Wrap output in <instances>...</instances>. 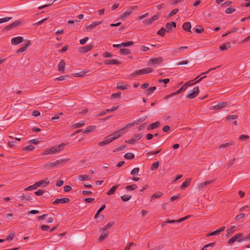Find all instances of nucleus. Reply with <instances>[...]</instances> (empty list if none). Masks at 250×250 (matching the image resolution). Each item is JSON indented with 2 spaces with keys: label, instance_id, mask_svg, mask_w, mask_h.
<instances>
[{
  "label": "nucleus",
  "instance_id": "nucleus-1",
  "mask_svg": "<svg viewBox=\"0 0 250 250\" xmlns=\"http://www.w3.org/2000/svg\"><path fill=\"white\" fill-rule=\"evenodd\" d=\"M65 144L62 143L59 145H56L52 147L47 149L43 152V155H47L49 154H55L62 151Z\"/></svg>",
  "mask_w": 250,
  "mask_h": 250
},
{
  "label": "nucleus",
  "instance_id": "nucleus-2",
  "mask_svg": "<svg viewBox=\"0 0 250 250\" xmlns=\"http://www.w3.org/2000/svg\"><path fill=\"white\" fill-rule=\"evenodd\" d=\"M125 133V129H123L122 128L119 130L115 131L114 132L108 135V136L111 140V142H112L114 140L119 138Z\"/></svg>",
  "mask_w": 250,
  "mask_h": 250
},
{
  "label": "nucleus",
  "instance_id": "nucleus-3",
  "mask_svg": "<svg viewBox=\"0 0 250 250\" xmlns=\"http://www.w3.org/2000/svg\"><path fill=\"white\" fill-rule=\"evenodd\" d=\"M153 71V69L151 67L144 68L142 69L135 70L132 73L133 76L141 75L145 74L151 73Z\"/></svg>",
  "mask_w": 250,
  "mask_h": 250
},
{
  "label": "nucleus",
  "instance_id": "nucleus-4",
  "mask_svg": "<svg viewBox=\"0 0 250 250\" xmlns=\"http://www.w3.org/2000/svg\"><path fill=\"white\" fill-rule=\"evenodd\" d=\"M199 93V89L198 86L194 87L192 90L190 91L188 94L187 97L191 99L196 97Z\"/></svg>",
  "mask_w": 250,
  "mask_h": 250
},
{
  "label": "nucleus",
  "instance_id": "nucleus-5",
  "mask_svg": "<svg viewBox=\"0 0 250 250\" xmlns=\"http://www.w3.org/2000/svg\"><path fill=\"white\" fill-rule=\"evenodd\" d=\"M143 136V135L142 133H138L134 134L132 138L127 141H125V143L130 144H135L137 141L139 140Z\"/></svg>",
  "mask_w": 250,
  "mask_h": 250
},
{
  "label": "nucleus",
  "instance_id": "nucleus-6",
  "mask_svg": "<svg viewBox=\"0 0 250 250\" xmlns=\"http://www.w3.org/2000/svg\"><path fill=\"white\" fill-rule=\"evenodd\" d=\"M214 182V180L206 181L198 184L197 188L199 190H204L208 185Z\"/></svg>",
  "mask_w": 250,
  "mask_h": 250
},
{
  "label": "nucleus",
  "instance_id": "nucleus-7",
  "mask_svg": "<svg viewBox=\"0 0 250 250\" xmlns=\"http://www.w3.org/2000/svg\"><path fill=\"white\" fill-rule=\"evenodd\" d=\"M242 235V233H238L233 236L232 237L229 239L228 241V244H232L236 241L238 242H241L242 241L245 240V239H243V240L241 239Z\"/></svg>",
  "mask_w": 250,
  "mask_h": 250
},
{
  "label": "nucleus",
  "instance_id": "nucleus-8",
  "mask_svg": "<svg viewBox=\"0 0 250 250\" xmlns=\"http://www.w3.org/2000/svg\"><path fill=\"white\" fill-rule=\"evenodd\" d=\"M229 104L226 102H219L218 104L214 105H212L211 106V109H212L213 110H219V109H220L221 108H223L227 106Z\"/></svg>",
  "mask_w": 250,
  "mask_h": 250
},
{
  "label": "nucleus",
  "instance_id": "nucleus-9",
  "mask_svg": "<svg viewBox=\"0 0 250 250\" xmlns=\"http://www.w3.org/2000/svg\"><path fill=\"white\" fill-rule=\"evenodd\" d=\"M36 186L37 188L39 187H45L49 184V181L48 178H45L43 180H41L39 182H36Z\"/></svg>",
  "mask_w": 250,
  "mask_h": 250
},
{
  "label": "nucleus",
  "instance_id": "nucleus-10",
  "mask_svg": "<svg viewBox=\"0 0 250 250\" xmlns=\"http://www.w3.org/2000/svg\"><path fill=\"white\" fill-rule=\"evenodd\" d=\"M70 201V199L68 198H58L56 199L55 201H53V204L55 205H58L60 204H65L67 203Z\"/></svg>",
  "mask_w": 250,
  "mask_h": 250
},
{
  "label": "nucleus",
  "instance_id": "nucleus-11",
  "mask_svg": "<svg viewBox=\"0 0 250 250\" xmlns=\"http://www.w3.org/2000/svg\"><path fill=\"white\" fill-rule=\"evenodd\" d=\"M102 21H94L85 28L86 32H90L94 29L98 25L102 23Z\"/></svg>",
  "mask_w": 250,
  "mask_h": 250
},
{
  "label": "nucleus",
  "instance_id": "nucleus-12",
  "mask_svg": "<svg viewBox=\"0 0 250 250\" xmlns=\"http://www.w3.org/2000/svg\"><path fill=\"white\" fill-rule=\"evenodd\" d=\"M136 7V6H132L130 8H129V9H128L125 12H124L121 15V18L123 19L125 18L129 15H130L132 13L133 10Z\"/></svg>",
  "mask_w": 250,
  "mask_h": 250
},
{
  "label": "nucleus",
  "instance_id": "nucleus-13",
  "mask_svg": "<svg viewBox=\"0 0 250 250\" xmlns=\"http://www.w3.org/2000/svg\"><path fill=\"white\" fill-rule=\"evenodd\" d=\"M93 48V44H88L85 46H82L80 48L79 51L80 52L83 53H85L90 50H91Z\"/></svg>",
  "mask_w": 250,
  "mask_h": 250
},
{
  "label": "nucleus",
  "instance_id": "nucleus-14",
  "mask_svg": "<svg viewBox=\"0 0 250 250\" xmlns=\"http://www.w3.org/2000/svg\"><path fill=\"white\" fill-rule=\"evenodd\" d=\"M23 40V38L22 37L19 36L15 37L11 40V43L13 45H17L21 43Z\"/></svg>",
  "mask_w": 250,
  "mask_h": 250
},
{
  "label": "nucleus",
  "instance_id": "nucleus-15",
  "mask_svg": "<svg viewBox=\"0 0 250 250\" xmlns=\"http://www.w3.org/2000/svg\"><path fill=\"white\" fill-rule=\"evenodd\" d=\"M172 26H173L174 28H175L176 27V23L174 21H172L171 22H167L166 23V31L167 32H170L172 29Z\"/></svg>",
  "mask_w": 250,
  "mask_h": 250
},
{
  "label": "nucleus",
  "instance_id": "nucleus-16",
  "mask_svg": "<svg viewBox=\"0 0 250 250\" xmlns=\"http://www.w3.org/2000/svg\"><path fill=\"white\" fill-rule=\"evenodd\" d=\"M162 61L163 58L160 57L149 60V62L153 64H160L162 62Z\"/></svg>",
  "mask_w": 250,
  "mask_h": 250
},
{
  "label": "nucleus",
  "instance_id": "nucleus-17",
  "mask_svg": "<svg viewBox=\"0 0 250 250\" xmlns=\"http://www.w3.org/2000/svg\"><path fill=\"white\" fill-rule=\"evenodd\" d=\"M65 67V62L63 60H62L58 64V70L61 72H63Z\"/></svg>",
  "mask_w": 250,
  "mask_h": 250
},
{
  "label": "nucleus",
  "instance_id": "nucleus-18",
  "mask_svg": "<svg viewBox=\"0 0 250 250\" xmlns=\"http://www.w3.org/2000/svg\"><path fill=\"white\" fill-rule=\"evenodd\" d=\"M30 44V42L29 41H26L25 46L20 48L19 49H18L17 51V53H22L24 52L25 50H26L28 46H29Z\"/></svg>",
  "mask_w": 250,
  "mask_h": 250
},
{
  "label": "nucleus",
  "instance_id": "nucleus-19",
  "mask_svg": "<svg viewBox=\"0 0 250 250\" xmlns=\"http://www.w3.org/2000/svg\"><path fill=\"white\" fill-rule=\"evenodd\" d=\"M111 142H112L111 140L108 137V136H107L106 139L104 140V141L99 142L98 144V145L100 146H105V145L109 144Z\"/></svg>",
  "mask_w": 250,
  "mask_h": 250
},
{
  "label": "nucleus",
  "instance_id": "nucleus-20",
  "mask_svg": "<svg viewBox=\"0 0 250 250\" xmlns=\"http://www.w3.org/2000/svg\"><path fill=\"white\" fill-rule=\"evenodd\" d=\"M191 181V179L187 178L186 180L183 183L181 186V188L182 189H184L185 188H187L190 185V182Z\"/></svg>",
  "mask_w": 250,
  "mask_h": 250
},
{
  "label": "nucleus",
  "instance_id": "nucleus-21",
  "mask_svg": "<svg viewBox=\"0 0 250 250\" xmlns=\"http://www.w3.org/2000/svg\"><path fill=\"white\" fill-rule=\"evenodd\" d=\"M68 161V159L63 158L55 161L56 166H62Z\"/></svg>",
  "mask_w": 250,
  "mask_h": 250
},
{
  "label": "nucleus",
  "instance_id": "nucleus-22",
  "mask_svg": "<svg viewBox=\"0 0 250 250\" xmlns=\"http://www.w3.org/2000/svg\"><path fill=\"white\" fill-rule=\"evenodd\" d=\"M160 125L159 122H156L154 123L150 124L147 126L148 130H152L154 128L158 127Z\"/></svg>",
  "mask_w": 250,
  "mask_h": 250
},
{
  "label": "nucleus",
  "instance_id": "nucleus-23",
  "mask_svg": "<svg viewBox=\"0 0 250 250\" xmlns=\"http://www.w3.org/2000/svg\"><path fill=\"white\" fill-rule=\"evenodd\" d=\"M183 28L187 32H190L191 24L189 22H186L183 25Z\"/></svg>",
  "mask_w": 250,
  "mask_h": 250
},
{
  "label": "nucleus",
  "instance_id": "nucleus-24",
  "mask_svg": "<svg viewBox=\"0 0 250 250\" xmlns=\"http://www.w3.org/2000/svg\"><path fill=\"white\" fill-rule=\"evenodd\" d=\"M138 125V124H137L136 120H135L133 122L126 125L124 127H123V128L125 129V131L126 132H127L128 128L130 127L131 126H133L135 125Z\"/></svg>",
  "mask_w": 250,
  "mask_h": 250
},
{
  "label": "nucleus",
  "instance_id": "nucleus-25",
  "mask_svg": "<svg viewBox=\"0 0 250 250\" xmlns=\"http://www.w3.org/2000/svg\"><path fill=\"white\" fill-rule=\"evenodd\" d=\"M129 87V85L128 84H122L121 83H117V88L121 90H125L127 89Z\"/></svg>",
  "mask_w": 250,
  "mask_h": 250
},
{
  "label": "nucleus",
  "instance_id": "nucleus-26",
  "mask_svg": "<svg viewBox=\"0 0 250 250\" xmlns=\"http://www.w3.org/2000/svg\"><path fill=\"white\" fill-rule=\"evenodd\" d=\"M96 128V126L90 125L87 127L86 129L83 131V133H88L94 130Z\"/></svg>",
  "mask_w": 250,
  "mask_h": 250
},
{
  "label": "nucleus",
  "instance_id": "nucleus-27",
  "mask_svg": "<svg viewBox=\"0 0 250 250\" xmlns=\"http://www.w3.org/2000/svg\"><path fill=\"white\" fill-rule=\"evenodd\" d=\"M118 185H116L112 187L107 192L108 195H111L114 193L116 190L117 189Z\"/></svg>",
  "mask_w": 250,
  "mask_h": 250
},
{
  "label": "nucleus",
  "instance_id": "nucleus-28",
  "mask_svg": "<svg viewBox=\"0 0 250 250\" xmlns=\"http://www.w3.org/2000/svg\"><path fill=\"white\" fill-rule=\"evenodd\" d=\"M235 228V226H231L230 227V228L228 229L227 230V233H226V237L227 238H229V237L232 232H233V229Z\"/></svg>",
  "mask_w": 250,
  "mask_h": 250
},
{
  "label": "nucleus",
  "instance_id": "nucleus-29",
  "mask_svg": "<svg viewBox=\"0 0 250 250\" xmlns=\"http://www.w3.org/2000/svg\"><path fill=\"white\" fill-rule=\"evenodd\" d=\"M45 167H47L49 169H52L55 167H57L56 165L55 161L49 162L48 164H46L45 166Z\"/></svg>",
  "mask_w": 250,
  "mask_h": 250
},
{
  "label": "nucleus",
  "instance_id": "nucleus-30",
  "mask_svg": "<svg viewBox=\"0 0 250 250\" xmlns=\"http://www.w3.org/2000/svg\"><path fill=\"white\" fill-rule=\"evenodd\" d=\"M20 198L22 201H30V200H31L32 199V197H31V196L29 195H21V196L20 197Z\"/></svg>",
  "mask_w": 250,
  "mask_h": 250
},
{
  "label": "nucleus",
  "instance_id": "nucleus-31",
  "mask_svg": "<svg viewBox=\"0 0 250 250\" xmlns=\"http://www.w3.org/2000/svg\"><path fill=\"white\" fill-rule=\"evenodd\" d=\"M108 233L107 232L103 230V232L101 233L99 237V241H102L108 236Z\"/></svg>",
  "mask_w": 250,
  "mask_h": 250
},
{
  "label": "nucleus",
  "instance_id": "nucleus-32",
  "mask_svg": "<svg viewBox=\"0 0 250 250\" xmlns=\"http://www.w3.org/2000/svg\"><path fill=\"white\" fill-rule=\"evenodd\" d=\"M156 89V87L155 86H151L146 89L145 91V93L147 95H149L151 93H152Z\"/></svg>",
  "mask_w": 250,
  "mask_h": 250
},
{
  "label": "nucleus",
  "instance_id": "nucleus-33",
  "mask_svg": "<svg viewBox=\"0 0 250 250\" xmlns=\"http://www.w3.org/2000/svg\"><path fill=\"white\" fill-rule=\"evenodd\" d=\"M78 179L80 181H84V180H88L90 178H89V176L87 175H79Z\"/></svg>",
  "mask_w": 250,
  "mask_h": 250
},
{
  "label": "nucleus",
  "instance_id": "nucleus-34",
  "mask_svg": "<svg viewBox=\"0 0 250 250\" xmlns=\"http://www.w3.org/2000/svg\"><path fill=\"white\" fill-rule=\"evenodd\" d=\"M135 157V155L132 153H127L124 155L125 159L127 160H132Z\"/></svg>",
  "mask_w": 250,
  "mask_h": 250
},
{
  "label": "nucleus",
  "instance_id": "nucleus-35",
  "mask_svg": "<svg viewBox=\"0 0 250 250\" xmlns=\"http://www.w3.org/2000/svg\"><path fill=\"white\" fill-rule=\"evenodd\" d=\"M137 186L135 184H133L132 185L127 186L125 187V188L127 190H134L136 189Z\"/></svg>",
  "mask_w": 250,
  "mask_h": 250
},
{
  "label": "nucleus",
  "instance_id": "nucleus-36",
  "mask_svg": "<svg viewBox=\"0 0 250 250\" xmlns=\"http://www.w3.org/2000/svg\"><path fill=\"white\" fill-rule=\"evenodd\" d=\"M166 30L164 27H162L157 32V34L164 37L165 36V33L166 32Z\"/></svg>",
  "mask_w": 250,
  "mask_h": 250
},
{
  "label": "nucleus",
  "instance_id": "nucleus-37",
  "mask_svg": "<svg viewBox=\"0 0 250 250\" xmlns=\"http://www.w3.org/2000/svg\"><path fill=\"white\" fill-rule=\"evenodd\" d=\"M114 224V222H110L107 223L103 228V230L106 231L108 229H110Z\"/></svg>",
  "mask_w": 250,
  "mask_h": 250
},
{
  "label": "nucleus",
  "instance_id": "nucleus-38",
  "mask_svg": "<svg viewBox=\"0 0 250 250\" xmlns=\"http://www.w3.org/2000/svg\"><path fill=\"white\" fill-rule=\"evenodd\" d=\"M131 198V196L129 195H124L121 197V200L124 202L128 201Z\"/></svg>",
  "mask_w": 250,
  "mask_h": 250
},
{
  "label": "nucleus",
  "instance_id": "nucleus-39",
  "mask_svg": "<svg viewBox=\"0 0 250 250\" xmlns=\"http://www.w3.org/2000/svg\"><path fill=\"white\" fill-rule=\"evenodd\" d=\"M85 124V122L83 121H82L81 122L79 123H76L73 125V127L74 128H78L81 127L84 125Z\"/></svg>",
  "mask_w": 250,
  "mask_h": 250
},
{
  "label": "nucleus",
  "instance_id": "nucleus-40",
  "mask_svg": "<svg viewBox=\"0 0 250 250\" xmlns=\"http://www.w3.org/2000/svg\"><path fill=\"white\" fill-rule=\"evenodd\" d=\"M120 51L121 54L123 55H128L130 53V50L127 48L120 49Z\"/></svg>",
  "mask_w": 250,
  "mask_h": 250
},
{
  "label": "nucleus",
  "instance_id": "nucleus-41",
  "mask_svg": "<svg viewBox=\"0 0 250 250\" xmlns=\"http://www.w3.org/2000/svg\"><path fill=\"white\" fill-rule=\"evenodd\" d=\"M159 166V163L158 162H154L152 164L151 166V170H154L157 169Z\"/></svg>",
  "mask_w": 250,
  "mask_h": 250
},
{
  "label": "nucleus",
  "instance_id": "nucleus-42",
  "mask_svg": "<svg viewBox=\"0 0 250 250\" xmlns=\"http://www.w3.org/2000/svg\"><path fill=\"white\" fill-rule=\"evenodd\" d=\"M229 47H230V46H229V43H228V44L223 43L222 45H221L220 46L219 48H220V50H221L222 51H224V50H227Z\"/></svg>",
  "mask_w": 250,
  "mask_h": 250
},
{
  "label": "nucleus",
  "instance_id": "nucleus-43",
  "mask_svg": "<svg viewBox=\"0 0 250 250\" xmlns=\"http://www.w3.org/2000/svg\"><path fill=\"white\" fill-rule=\"evenodd\" d=\"M232 145V142L227 143H225V144H223L219 146V148H226V147H229V146H231Z\"/></svg>",
  "mask_w": 250,
  "mask_h": 250
},
{
  "label": "nucleus",
  "instance_id": "nucleus-44",
  "mask_svg": "<svg viewBox=\"0 0 250 250\" xmlns=\"http://www.w3.org/2000/svg\"><path fill=\"white\" fill-rule=\"evenodd\" d=\"M37 188V186H36V183H35L34 185L30 186L28 187L27 188H25L24 189V191H28V190H32L33 189H36Z\"/></svg>",
  "mask_w": 250,
  "mask_h": 250
},
{
  "label": "nucleus",
  "instance_id": "nucleus-45",
  "mask_svg": "<svg viewBox=\"0 0 250 250\" xmlns=\"http://www.w3.org/2000/svg\"><path fill=\"white\" fill-rule=\"evenodd\" d=\"M235 11V9L232 7H229L226 9L225 13L227 14H231Z\"/></svg>",
  "mask_w": 250,
  "mask_h": 250
},
{
  "label": "nucleus",
  "instance_id": "nucleus-46",
  "mask_svg": "<svg viewBox=\"0 0 250 250\" xmlns=\"http://www.w3.org/2000/svg\"><path fill=\"white\" fill-rule=\"evenodd\" d=\"M178 11H179V10L177 8L174 9L172 11H171L169 13V14L168 15V18H170V17H172V16H173L174 15H175L177 13Z\"/></svg>",
  "mask_w": 250,
  "mask_h": 250
},
{
  "label": "nucleus",
  "instance_id": "nucleus-47",
  "mask_svg": "<svg viewBox=\"0 0 250 250\" xmlns=\"http://www.w3.org/2000/svg\"><path fill=\"white\" fill-rule=\"evenodd\" d=\"M86 74V72L80 71L77 73H75L73 74V75L75 77H83Z\"/></svg>",
  "mask_w": 250,
  "mask_h": 250
},
{
  "label": "nucleus",
  "instance_id": "nucleus-48",
  "mask_svg": "<svg viewBox=\"0 0 250 250\" xmlns=\"http://www.w3.org/2000/svg\"><path fill=\"white\" fill-rule=\"evenodd\" d=\"M153 21L151 19V18H149V19H146V20H145L144 21H143V22L146 25H149V24H150L151 23H152L153 22Z\"/></svg>",
  "mask_w": 250,
  "mask_h": 250
},
{
  "label": "nucleus",
  "instance_id": "nucleus-49",
  "mask_svg": "<svg viewBox=\"0 0 250 250\" xmlns=\"http://www.w3.org/2000/svg\"><path fill=\"white\" fill-rule=\"evenodd\" d=\"M12 19V17H5L0 19V23L7 22Z\"/></svg>",
  "mask_w": 250,
  "mask_h": 250
},
{
  "label": "nucleus",
  "instance_id": "nucleus-50",
  "mask_svg": "<svg viewBox=\"0 0 250 250\" xmlns=\"http://www.w3.org/2000/svg\"><path fill=\"white\" fill-rule=\"evenodd\" d=\"M133 44V42L132 41H128L125 42H122L121 43V45L122 46L125 47V46H131Z\"/></svg>",
  "mask_w": 250,
  "mask_h": 250
},
{
  "label": "nucleus",
  "instance_id": "nucleus-51",
  "mask_svg": "<svg viewBox=\"0 0 250 250\" xmlns=\"http://www.w3.org/2000/svg\"><path fill=\"white\" fill-rule=\"evenodd\" d=\"M163 195V193L161 191H159V192H157L155 193H154V194H153L151 196L152 198H159L160 197H161Z\"/></svg>",
  "mask_w": 250,
  "mask_h": 250
},
{
  "label": "nucleus",
  "instance_id": "nucleus-52",
  "mask_svg": "<svg viewBox=\"0 0 250 250\" xmlns=\"http://www.w3.org/2000/svg\"><path fill=\"white\" fill-rule=\"evenodd\" d=\"M185 86L183 85L180 89L177 90L176 92L173 93V95H177L180 93L183 90L186 89Z\"/></svg>",
  "mask_w": 250,
  "mask_h": 250
},
{
  "label": "nucleus",
  "instance_id": "nucleus-53",
  "mask_svg": "<svg viewBox=\"0 0 250 250\" xmlns=\"http://www.w3.org/2000/svg\"><path fill=\"white\" fill-rule=\"evenodd\" d=\"M47 18H44L42 19V20L36 22L35 23H34L33 25L38 26L42 24L45 21L47 20Z\"/></svg>",
  "mask_w": 250,
  "mask_h": 250
},
{
  "label": "nucleus",
  "instance_id": "nucleus-54",
  "mask_svg": "<svg viewBox=\"0 0 250 250\" xmlns=\"http://www.w3.org/2000/svg\"><path fill=\"white\" fill-rule=\"evenodd\" d=\"M88 40H89V38L87 37H86L84 38L83 39H81L80 41V43L81 44H82V45L84 44L88 41Z\"/></svg>",
  "mask_w": 250,
  "mask_h": 250
},
{
  "label": "nucleus",
  "instance_id": "nucleus-55",
  "mask_svg": "<svg viewBox=\"0 0 250 250\" xmlns=\"http://www.w3.org/2000/svg\"><path fill=\"white\" fill-rule=\"evenodd\" d=\"M139 171V168L138 167H135L131 172V174L132 175H135L136 174H137Z\"/></svg>",
  "mask_w": 250,
  "mask_h": 250
},
{
  "label": "nucleus",
  "instance_id": "nucleus-56",
  "mask_svg": "<svg viewBox=\"0 0 250 250\" xmlns=\"http://www.w3.org/2000/svg\"><path fill=\"white\" fill-rule=\"evenodd\" d=\"M34 148H35V147L33 146L30 145H28L27 146H26L25 147H24V150H28V151H31V150H33L34 149Z\"/></svg>",
  "mask_w": 250,
  "mask_h": 250
},
{
  "label": "nucleus",
  "instance_id": "nucleus-57",
  "mask_svg": "<svg viewBox=\"0 0 250 250\" xmlns=\"http://www.w3.org/2000/svg\"><path fill=\"white\" fill-rule=\"evenodd\" d=\"M245 213H240L238 215H237L236 217H235V220L236 221H238L239 220L243 218L244 216H245Z\"/></svg>",
  "mask_w": 250,
  "mask_h": 250
},
{
  "label": "nucleus",
  "instance_id": "nucleus-58",
  "mask_svg": "<svg viewBox=\"0 0 250 250\" xmlns=\"http://www.w3.org/2000/svg\"><path fill=\"white\" fill-rule=\"evenodd\" d=\"M146 119V116L142 117L137 120H136L137 124H139L140 123H142L143 121H145Z\"/></svg>",
  "mask_w": 250,
  "mask_h": 250
},
{
  "label": "nucleus",
  "instance_id": "nucleus-59",
  "mask_svg": "<svg viewBox=\"0 0 250 250\" xmlns=\"http://www.w3.org/2000/svg\"><path fill=\"white\" fill-rule=\"evenodd\" d=\"M41 229L43 231H46L50 229V227L47 225H43L41 226Z\"/></svg>",
  "mask_w": 250,
  "mask_h": 250
},
{
  "label": "nucleus",
  "instance_id": "nucleus-60",
  "mask_svg": "<svg viewBox=\"0 0 250 250\" xmlns=\"http://www.w3.org/2000/svg\"><path fill=\"white\" fill-rule=\"evenodd\" d=\"M44 193V191L42 189H39L35 192V194L37 196L42 195Z\"/></svg>",
  "mask_w": 250,
  "mask_h": 250
},
{
  "label": "nucleus",
  "instance_id": "nucleus-61",
  "mask_svg": "<svg viewBox=\"0 0 250 250\" xmlns=\"http://www.w3.org/2000/svg\"><path fill=\"white\" fill-rule=\"evenodd\" d=\"M149 49V48L148 47L145 46H141L140 47V50L143 52H146V51H148Z\"/></svg>",
  "mask_w": 250,
  "mask_h": 250
},
{
  "label": "nucleus",
  "instance_id": "nucleus-62",
  "mask_svg": "<svg viewBox=\"0 0 250 250\" xmlns=\"http://www.w3.org/2000/svg\"><path fill=\"white\" fill-rule=\"evenodd\" d=\"M16 143L17 142L16 141H10L8 142V144L9 146L13 147L15 146Z\"/></svg>",
  "mask_w": 250,
  "mask_h": 250
},
{
  "label": "nucleus",
  "instance_id": "nucleus-63",
  "mask_svg": "<svg viewBox=\"0 0 250 250\" xmlns=\"http://www.w3.org/2000/svg\"><path fill=\"white\" fill-rule=\"evenodd\" d=\"M151 18V19L153 21H154L157 20L160 18V14L158 13L156 15H153Z\"/></svg>",
  "mask_w": 250,
  "mask_h": 250
},
{
  "label": "nucleus",
  "instance_id": "nucleus-64",
  "mask_svg": "<svg viewBox=\"0 0 250 250\" xmlns=\"http://www.w3.org/2000/svg\"><path fill=\"white\" fill-rule=\"evenodd\" d=\"M133 245V242H129L125 248L124 250H130V247Z\"/></svg>",
  "mask_w": 250,
  "mask_h": 250
}]
</instances>
